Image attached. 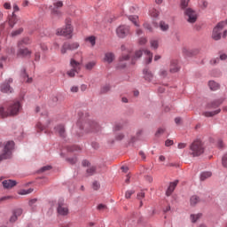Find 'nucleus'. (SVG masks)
<instances>
[{
    "mask_svg": "<svg viewBox=\"0 0 227 227\" xmlns=\"http://www.w3.org/2000/svg\"><path fill=\"white\" fill-rule=\"evenodd\" d=\"M78 114L80 116V119L76 123V127L79 129V131H76V136H78V137H81V136H82L84 132H86L87 134H90V132H100V124H98L97 121H88L84 123L82 121V117L81 116V114H82L79 113Z\"/></svg>",
    "mask_w": 227,
    "mask_h": 227,
    "instance_id": "f257e3e1",
    "label": "nucleus"
},
{
    "mask_svg": "<svg viewBox=\"0 0 227 227\" xmlns=\"http://www.w3.org/2000/svg\"><path fill=\"white\" fill-rule=\"evenodd\" d=\"M22 111V104L19 100L10 102L6 106H0V118L18 116Z\"/></svg>",
    "mask_w": 227,
    "mask_h": 227,
    "instance_id": "f03ea898",
    "label": "nucleus"
},
{
    "mask_svg": "<svg viewBox=\"0 0 227 227\" xmlns=\"http://www.w3.org/2000/svg\"><path fill=\"white\" fill-rule=\"evenodd\" d=\"M13 150H15V142L9 140L4 143L2 153H0V162L3 160H8L12 159L13 155Z\"/></svg>",
    "mask_w": 227,
    "mask_h": 227,
    "instance_id": "7ed1b4c3",
    "label": "nucleus"
},
{
    "mask_svg": "<svg viewBox=\"0 0 227 227\" xmlns=\"http://www.w3.org/2000/svg\"><path fill=\"white\" fill-rule=\"evenodd\" d=\"M224 22H218L217 25L213 28L212 38L216 42L221 38H226L227 29H224Z\"/></svg>",
    "mask_w": 227,
    "mask_h": 227,
    "instance_id": "20e7f679",
    "label": "nucleus"
},
{
    "mask_svg": "<svg viewBox=\"0 0 227 227\" xmlns=\"http://www.w3.org/2000/svg\"><path fill=\"white\" fill-rule=\"evenodd\" d=\"M143 52L145 56L147 57L145 63L147 65H150V63H152V60L153 59V53H152V51H150L149 50H139L135 52V56L131 59V65H136V61H137V59H139L141 56H143Z\"/></svg>",
    "mask_w": 227,
    "mask_h": 227,
    "instance_id": "39448f33",
    "label": "nucleus"
},
{
    "mask_svg": "<svg viewBox=\"0 0 227 227\" xmlns=\"http://www.w3.org/2000/svg\"><path fill=\"white\" fill-rule=\"evenodd\" d=\"M82 164L84 168H88L86 169L87 176H93V175L102 174V171L100 170L101 167L97 165H91V163L88 160H83Z\"/></svg>",
    "mask_w": 227,
    "mask_h": 227,
    "instance_id": "423d86ee",
    "label": "nucleus"
},
{
    "mask_svg": "<svg viewBox=\"0 0 227 227\" xmlns=\"http://www.w3.org/2000/svg\"><path fill=\"white\" fill-rule=\"evenodd\" d=\"M190 150L193 157H200L205 152V147L203 146V142L201 140H195L190 145Z\"/></svg>",
    "mask_w": 227,
    "mask_h": 227,
    "instance_id": "0eeeda50",
    "label": "nucleus"
},
{
    "mask_svg": "<svg viewBox=\"0 0 227 227\" xmlns=\"http://www.w3.org/2000/svg\"><path fill=\"white\" fill-rule=\"evenodd\" d=\"M41 114L42 116H44V120L43 118H41V121L36 124V129L39 132L45 130V129H49V125H51V119L47 117V112H42Z\"/></svg>",
    "mask_w": 227,
    "mask_h": 227,
    "instance_id": "6e6552de",
    "label": "nucleus"
},
{
    "mask_svg": "<svg viewBox=\"0 0 227 227\" xmlns=\"http://www.w3.org/2000/svg\"><path fill=\"white\" fill-rule=\"evenodd\" d=\"M27 43H29L28 38H25L18 43V47L20 49L18 52L19 56H31V51L27 50V48H22V45H27Z\"/></svg>",
    "mask_w": 227,
    "mask_h": 227,
    "instance_id": "1a4fd4ad",
    "label": "nucleus"
},
{
    "mask_svg": "<svg viewBox=\"0 0 227 227\" xmlns=\"http://www.w3.org/2000/svg\"><path fill=\"white\" fill-rule=\"evenodd\" d=\"M73 31L72 25L67 23L64 28H59L57 30V35L59 36H66V38H72Z\"/></svg>",
    "mask_w": 227,
    "mask_h": 227,
    "instance_id": "9d476101",
    "label": "nucleus"
},
{
    "mask_svg": "<svg viewBox=\"0 0 227 227\" xmlns=\"http://www.w3.org/2000/svg\"><path fill=\"white\" fill-rule=\"evenodd\" d=\"M184 15L187 17V22L194 24L198 20V12L192 8H186L184 10Z\"/></svg>",
    "mask_w": 227,
    "mask_h": 227,
    "instance_id": "9b49d317",
    "label": "nucleus"
},
{
    "mask_svg": "<svg viewBox=\"0 0 227 227\" xmlns=\"http://www.w3.org/2000/svg\"><path fill=\"white\" fill-rule=\"evenodd\" d=\"M12 82H13L12 78H9V79L5 80L4 82H2L0 84V91L2 93H13V88H12V86H10V84H12Z\"/></svg>",
    "mask_w": 227,
    "mask_h": 227,
    "instance_id": "f8f14e48",
    "label": "nucleus"
},
{
    "mask_svg": "<svg viewBox=\"0 0 227 227\" xmlns=\"http://www.w3.org/2000/svg\"><path fill=\"white\" fill-rule=\"evenodd\" d=\"M79 43H64L60 50L61 54H67V51H76L79 49Z\"/></svg>",
    "mask_w": 227,
    "mask_h": 227,
    "instance_id": "ddd939ff",
    "label": "nucleus"
},
{
    "mask_svg": "<svg viewBox=\"0 0 227 227\" xmlns=\"http://www.w3.org/2000/svg\"><path fill=\"white\" fill-rule=\"evenodd\" d=\"M63 7V2L59 1L57 3H54L53 5H51L50 8L51 10V15L53 17H59L61 15V11H59V8Z\"/></svg>",
    "mask_w": 227,
    "mask_h": 227,
    "instance_id": "4468645a",
    "label": "nucleus"
},
{
    "mask_svg": "<svg viewBox=\"0 0 227 227\" xmlns=\"http://www.w3.org/2000/svg\"><path fill=\"white\" fill-rule=\"evenodd\" d=\"M117 36L119 38H125L130 33V27L129 26L121 25L116 29Z\"/></svg>",
    "mask_w": 227,
    "mask_h": 227,
    "instance_id": "2eb2a0df",
    "label": "nucleus"
},
{
    "mask_svg": "<svg viewBox=\"0 0 227 227\" xmlns=\"http://www.w3.org/2000/svg\"><path fill=\"white\" fill-rule=\"evenodd\" d=\"M54 130L56 134L59 136V137H62L63 139L67 137V129L65 128V125L58 124L57 126H55Z\"/></svg>",
    "mask_w": 227,
    "mask_h": 227,
    "instance_id": "dca6fc26",
    "label": "nucleus"
},
{
    "mask_svg": "<svg viewBox=\"0 0 227 227\" xmlns=\"http://www.w3.org/2000/svg\"><path fill=\"white\" fill-rule=\"evenodd\" d=\"M169 72L170 74H176V72H180V65L178 64L177 59H172L170 61Z\"/></svg>",
    "mask_w": 227,
    "mask_h": 227,
    "instance_id": "f3484780",
    "label": "nucleus"
},
{
    "mask_svg": "<svg viewBox=\"0 0 227 227\" xmlns=\"http://www.w3.org/2000/svg\"><path fill=\"white\" fill-rule=\"evenodd\" d=\"M2 184L4 189H12V187H15L17 185V181L8 179V180H4Z\"/></svg>",
    "mask_w": 227,
    "mask_h": 227,
    "instance_id": "a211bd4d",
    "label": "nucleus"
},
{
    "mask_svg": "<svg viewBox=\"0 0 227 227\" xmlns=\"http://www.w3.org/2000/svg\"><path fill=\"white\" fill-rule=\"evenodd\" d=\"M129 59H130V56L122 55L120 59V62L117 66V68H125L127 67V63H125V61H129Z\"/></svg>",
    "mask_w": 227,
    "mask_h": 227,
    "instance_id": "6ab92c4d",
    "label": "nucleus"
},
{
    "mask_svg": "<svg viewBox=\"0 0 227 227\" xmlns=\"http://www.w3.org/2000/svg\"><path fill=\"white\" fill-rule=\"evenodd\" d=\"M223 102V98L215 99L207 105V109H217V107H219V106H221Z\"/></svg>",
    "mask_w": 227,
    "mask_h": 227,
    "instance_id": "aec40b11",
    "label": "nucleus"
},
{
    "mask_svg": "<svg viewBox=\"0 0 227 227\" xmlns=\"http://www.w3.org/2000/svg\"><path fill=\"white\" fill-rule=\"evenodd\" d=\"M143 74H144V79H145V81H147L148 82H150L151 81L153 80V74H152V73L150 72V70H148V68H145V69L143 70Z\"/></svg>",
    "mask_w": 227,
    "mask_h": 227,
    "instance_id": "412c9836",
    "label": "nucleus"
},
{
    "mask_svg": "<svg viewBox=\"0 0 227 227\" xmlns=\"http://www.w3.org/2000/svg\"><path fill=\"white\" fill-rule=\"evenodd\" d=\"M70 67L73 70H76V72H81V62H77L75 59H71Z\"/></svg>",
    "mask_w": 227,
    "mask_h": 227,
    "instance_id": "4be33fe9",
    "label": "nucleus"
},
{
    "mask_svg": "<svg viewBox=\"0 0 227 227\" xmlns=\"http://www.w3.org/2000/svg\"><path fill=\"white\" fill-rule=\"evenodd\" d=\"M104 61H105V63H108L109 65H111V63H113V61H114V53L106 52L104 57Z\"/></svg>",
    "mask_w": 227,
    "mask_h": 227,
    "instance_id": "5701e85b",
    "label": "nucleus"
},
{
    "mask_svg": "<svg viewBox=\"0 0 227 227\" xmlns=\"http://www.w3.org/2000/svg\"><path fill=\"white\" fill-rule=\"evenodd\" d=\"M176 185H178V180H176L172 183H170L168 190H167V196H171V194L173 193V191H175V187H176Z\"/></svg>",
    "mask_w": 227,
    "mask_h": 227,
    "instance_id": "b1692460",
    "label": "nucleus"
},
{
    "mask_svg": "<svg viewBox=\"0 0 227 227\" xmlns=\"http://www.w3.org/2000/svg\"><path fill=\"white\" fill-rule=\"evenodd\" d=\"M57 212L59 215H68V207H63V206H61V204H59Z\"/></svg>",
    "mask_w": 227,
    "mask_h": 227,
    "instance_id": "393cba45",
    "label": "nucleus"
},
{
    "mask_svg": "<svg viewBox=\"0 0 227 227\" xmlns=\"http://www.w3.org/2000/svg\"><path fill=\"white\" fill-rule=\"evenodd\" d=\"M219 113H221V109H217V110L212 111V112H208V111L203 112L202 114L206 118H212V116H215V114H219Z\"/></svg>",
    "mask_w": 227,
    "mask_h": 227,
    "instance_id": "a878e982",
    "label": "nucleus"
},
{
    "mask_svg": "<svg viewBox=\"0 0 227 227\" xmlns=\"http://www.w3.org/2000/svg\"><path fill=\"white\" fill-rule=\"evenodd\" d=\"M200 200L197 195H193L190 198V205L192 207H194L195 205H198L200 203Z\"/></svg>",
    "mask_w": 227,
    "mask_h": 227,
    "instance_id": "bb28decb",
    "label": "nucleus"
},
{
    "mask_svg": "<svg viewBox=\"0 0 227 227\" xmlns=\"http://www.w3.org/2000/svg\"><path fill=\"white\" fill-rule=\"evenodd\" d=\"M208 86L212 91H217V90H219V83L214 81H209Z\"/></svg>",
    "mask_w": 227,
    "mask_h": 227,
    "instance_id": "cd10ccee",
    "label": "nucleus"
},
{
    "mask_svg": "<svg viewBox=\"0 0 227 227\" xmlns=\"http://www.w3.org/2000/svg\"><path fill=\"white\" fill-rule=\"evenodd\" d=\"M120 130H123V123L116 122L113 127V132H120Z\"/></svg>",
    "mask_w": 227,
    "mask_h": 227,
    "instance_id": "c85d7f7f",
    "label": "nucleus"
},
{
    "mask_svg": "<svg viewBox=\"0 0 227 227\" xmlns=\"http://www.w3.org/2000/svg\"><path fill=\"white\" fill-rule=\"evenodd\" d=\"M15 24H17V15H15V13H12V18L9 19L10 27H13Z\"/></svg>",
    "mask_w": 227,
    "mask_h": 227,
    "instance_id": "c756f323",
    "label": "nucleus"
},
{
    "mask_svg": "<svg viewBox=\"0 0 227 227\" xmlns=\"http://www.w3.org/2000/svg\"><path fill=\"white\" fill-rule=\"evenodd\" d=\"M212 176V172H202L200 174V180L201 182H204V180H207V178H210Z\"/></svg>",
    "mask_w": 227,
    "mask_h": 227,
    "instance_id": "7c9ffc66",
    "label": "nucleus"
},
{
    "mask_svg": "<svg viewBox=\"0 0 227 227\" xmlns=\"http://www.w3.org/2000/svg\"><path fill=\"white\" fill-rule=\"evenodd\" d=\"M97 65V62L95 60L90 61L85 65L86 70H93L95 68V66Z\"/></svg>",
    "mask_w": 227,
    "mask_h": 227,
    "instance_id": "2f4dec72",
    "label": "nucleus"
},
{
    "mask_svg": "<svg viewBox=\"0 0 227 227\" xmlns=\"http://www.w3.org/2000/svg\"><path fill=\"white\" fill-rule=\"evenodd\" d=\"M110 90H111V85L106 84L101 87L100 93L101 95H104V93H107Z\"/></svg>",
    "mask_w": 227,
    "mask_h": 227,
    "instance_id": "473e14b6",
    "label": "nucleus"
},
{
    "mask_svg": "<svg viewBox=\"0 0 227 227\" xmlns=\"http://www.w3.org/2000/svg\"><path fill=\"white\" fill-rule=\"evenodd\" d=\"M85 41L89 42V43H90L92 47H95V43H97V39L93 35L87 37Z\"/></svg>",
    "mask_w": 227,
    "mask_h": 227,
    "instance_id": "72a5a7b5",
    "label": "nucleus"
},
{
    "mask_svg": "<svg viewBox=\"0 0 227 227\" xmlns=\"http://www.w3.org/2000/svg\"><path fill=\"white\" fill-rule=\"evenodd\" d=\"M150 45H151L152 49H159V40L151 39Z\"/></svg>",
    "mask_w": 227,
    "mask_h": 227,
    "instance_id": "f704fd0d",
    "label": "nucleus"
},
{
    "mask_svg": "<svg viewBox=\"0 0 227 227\" xmlns=\"http://www.w3.org/2000/svg\"><path fill=\"white\" fill-rule=\"evenodd\" d=\"M66 150L67 152H80L81 147H79L77 145H71V146H67Z\"/></svg>",
    "mask_w": 227,
    "mask_h": 227,
    "instance_id": "c9c22d12",
    "label": "nucleus"
},
{
    "mask_svg": "<svg viewBox=\"0 0 227 227\" xmlns=\"http://www.w3.org/2000/svg\"><path fill=\"white\" fill-rule=\"evenodd\" d=\"M137 19H138V17L136 15L129 16V20L133 22V24H135V26H137V27H139V24H137Z\"/></svg>",
    "mask_w": 227,
    "mask_h": 227,
    "instance_id": "e433bc0d",
    "label": "nucleus"
},
{
    "mask_svg": "<svg viewBox=\"0 0 227 227\" xmlns=\"http://www.w3.org/2000/svg\"><path fill=\"white\" fill-rule=\"evenodd\" d=\"M21 76L24 78V79H27V82H33V78H29V75H27V73H26V69H23L21 71Z\"/></svg>",
    "mask_w": 227,
    "mask_h": 227,
    "instance_id": "4c0bfd02",
    "label": "nucleus"
},
{
    "mask_svg": "<svg viewBox=\"0 0 227 227\" xmlns=\"http://www.w3.org/2000/svg\"><path fill=\"white\" fill-rule=\"evenodd\" d=\"M33 191H34L33 188H29L27 190H21L19 192V194H20V196H26L27 194H31Z\"/></svg>",
    "mask_w": 227,
    "mask_h": 227,
    "instance_id": "58836bf2",
    "label": "nucleus"
},
{
    "mask_svg": "<svg viewBox=\"0 0 227 227\" xmlns=\"http://www.w3.org/2000/svg\"><path fill=\"white\" fill-rule=\"evenodd\" d=\"M160 28L162 31H168V29H169V25H168L166 22L164 21H160Z\"/></svg>",
    "mask_w": 227,
    "mask_h": 227,
    "instance_id": "ea45409f",
    "label": "nucleus"
},
{
    "mask_svg": "<svg viewBox=\"0 0 227 227\" xmlns=\"http://www.w3.org/2000/svg\"><path fill=\"white\" fill-rule=\"evenodd\" d=\"M159 75H160V77H162L163 79L165 77H168V69H166V68L160 69Z\"/></svg>",
    "mask_w": 227,
    "mask_h": 227,
    "instance_id": "a19ab883",
    "label": "nucleus"
},
{
    "mask_svg": "<svg viewBox=\"0 0 227 227\" xmlns=\"http://www.w3.org/2000/svg\"><path fill=\"white\" fill-rule=\"evenodd\" d=\"M189 1L191 0H181L180 6L182 10H187V6H189Z\"/></svg>",
    "mask_w": 227,
    "mask_h": 227,
    "instance_id": "79ce46f5",
    "label": "nucleus"
},
{
    "mask_svg": "<svg viewBox=\"0 0 227 227\" xmlns=\"http://www.w3.org/2000/svg\"><path fill=\"white\" fill-rule=\"evenodd\" d=\"M51 169H52V167L51 165H46V166L41 168L38 170V173H45V171H51Z\"/></svg>",
    "mask_w": 227,
    "mask_h": 227,
    "instance_id": "37998d69",
    "label": "nucleus"
},
{
    "mask_svg": "<svg viewBox=\"0 0 227 227\" xmlns=\"http://www.w3.org/2000/svg\"><path fill=\"white\" fill-rule=\"evenodd\" d=\"M182 52L183 54H184V56H187L188 58H191V56H192V50H189L187 48H183Z\"/></svg>",
    "mask_w": 227,
    "mask_h": 227,
    "instance_id": "c03bdc74",
    "label": "nucleus"
},
{
    "mask_svg": "<svg viewBox=\"0 0 227 227\" xmlns=\"http://www.w3.org/2000/svg\"><path fill=\"white\" fill-rule=\"evenodd\" d=\"M164 132H166L165 128H159L155 133V137H159L160 136H162V134H164Z\"/></svg>",
    "mask_w": 227,
    "mask_h": 227,
    "instance_id": "a18cd8bd",
    "label": "nucleus"
},
{
    "mask_svg": "<svg viewBox=\"0 0 227 227\" xmlns=\"http://www.w3.org/2000/svg\"><path fill=\"white\" fill-rule=\"evenodd\" d=\"M200 217H201V214L191 215L190 219H191L192 223H196V221H198V219H200Z\"/></svg>",
    "mask_w": 227,
    "mask_h": 227,
    "instance_id": "49530a36",
    "label": "nucleus"
},
{
    "mask_svg": "<svg viewBox=\"0 0 227 227\" xmlns=\"http://www.w3.org/2000/svg\"><path fill=\"white\" fill-rule=\"evenodd\" d=\"M75 74H79V71H76L75 69H71L67 71V75L69 77H75Z\"/></svg>",
    "mask_w": 227,
    "mask_h": 227,
    "instance_id": "de8ad7c7",
    "label": "nucleus"
},
{
    "mask_svg": "<svg viewBox=\"0 0 227 227\" xmlns=\"http://www.w3.org/2000/svg\"><path fill=\"white\" fill-rule=\"evenodd\" d=\"M92 189L94 191H98L100 189V183H98V181H94L92 183Z\"/></svg>",
    "mask_w": 227,
    "mask_h": 227,
    "instance_id": "09e8293b",
    "label": "nucleus"
},
{
    "mask_svg": "<svg viewBox=\"0 0 227 227\" xmlns=\"http://www.w3.org/2000/svg\"><path fill=\"white\" fill-rule=\"evenodd\" d=\"M222 166L227 168V153L222 157Z\"/></svg>",
    "mask_w": 227,
    "mask_h": 227,
    "instance_id": "8fccbe9b",
    "label": "nucleus"
},
{
    "mask_svg": "<svg viewBox=\"0 0 227 227\" xmlns=\"http://www.w3.org/2000/svg\"><path fill=\"white\" fill-rule=\"evenodd\" d=\"M97 209L99 210V212H102L107 210V206L106 204H99L98 205Z\"/></svg>",
    "mask_w": 227,
    "mask_h": 227,
    "instance_id": "3c124183",
    "label": "nucleus"
},
{
    "mask_svg": "<svg viewBox=\"0 0 227 227\" xmlns=\"http://www.w3.org/2000/svg\"><path fill=\"white\" fill-rule=\"evenodd\" d=\"M134 192H135L134 190H128L125 193L126 200H130V196H132Z\"/></svg>",
    "mask_w": 227,
    "mask_h": 227,
    "instance_id": "603ef678",
    "label": "nucleus"
},
{
    "mask_svg": "<svg viewBox=\"0 0 227 227\" xmlns=\"http://www.w3.org/2000/svg\"><path fill=\"white\" fill-rule=\"evenodd\" d=\"M124 137H125V134L123 133H118L115 135L116 141H121L122 139H124Z\"/></svg>",
    "mask_w": 227,
    "mask_h": 227,
    "instance_id": "864d4df0",
    "label": "nucleus"
},
{
    "mask_svg": "<svg viewBox=\"0 0 227 227\" xmlns=\"http://www.w3.org/2000/svg\"><path fill=\"white\" fill-rule=\"evenodd\" d=\"M144 27L145 29H147V31H149V33H152V31H153V28L152 27V25H150V23H144Z\"/></svg>",
    "mask_w": 227,
    "mask_h": 227,
    "instance_id": "5fc2aeb1",
    "label": "nucleus"
},
{
    "mask_svg": "<svg viewBox=\"0 0 227 227\" xmlns=\"http://www.w3.org/2000/svg\"><path fill=\"white\" fill-rule=\"evenodd\" d=\"M12 214L19 218L20 217V215H22V209L21 208L15 209Z\"/></svg>",
    "mask_w": 227,
    "mask_h": 227,
    "instance_id": "6e6d98bb",
    "label": "nucleus"
},
{
    "mask_svg": "<svg viewBox=\"0 0 227 227\" xmlns=\"http://www.w3.org/2000/svg\"><path fill=\"white\" fill-rule=\"evenodd\" d=\"M37 201H38L37 199L30 200L29 202H28L29 207H31L32 208H35V205H36Z\"/></svg>",
    "mask_w": 227,
    "mask_h": 227,
    "instance_id": "4d7b16f0",
    "label": "nucleus"
},
{
    "mask_svg": "<svg viewBox=\"0 0 227 227\" xmlns=\"http://www.w3.org/2000/svg\"><path fill=\"white\" fill-rule=\"evenodd\" d=\"M22 31H24V29L19 28L18 30H15L12 33V36H18V35H20V33H22Z\"/></svg>",
    "mask_w": 227,
    "mask_h": 227,
    "instance_id": "13d9d810",
    "label": "nucleus"
},
{
    "mask_svg": "<svg viewBox=\"0 0 227 227\" xmlns=\"http://www.w3.org/2000/svg\"><path fill=\"white\" fill-rule=\"evenodd\" d=\"M50 103L51 104V106H56V104H58V97L53 96V97L51 98Z\"/></svg>",
    "mask_w": 227,
    "mask_h": 227,
    "instance_id": "bf43d9fd",
    "label": "nucleus"
},
{
    "mask_svg": "<svg viewBox=\"0 0 227 227\" xmlns=\"http://www.w3.org/2000/svg\"><path fill=\"white\" fill-rule=\"evenodd\" d=\"M67 162H69V164H75V162H77V158L76 157L67 158Z\"/></svg>",
    "mask_w": 227,
    "mask_h": 227,
    "instance_id": "052dcab7",
    "label": "nucleus"
},
{
    "mask_svg": "<svg viewBox=\"0 0 227 227\" xmlns=\"http://www.w3.org/2000/svg\"><path fill=\"white\" fill-rule=\"evenodd\" d=\"M192 56H196L197 54H200V49L198 48H194V49H192Z\"/></svg>",
    "mask_w": 227,
    "mask_h": 227,
    "instance_id": "680f3d73",
    "label": "nucleus"
},
{
    "mask_svg": "<svg viewBox=\"0 0 227 227\" xmlns=\"http://www.w3.org/2000/svg\"><path fill=\"white\" fill-rule=\"evenodd\" d=\"M137 198L139 200V201L143 200V198H145V192H141L137 193Z\"/></svg>",
    "mask_w": 227,
    "mask_h": 227,
    "instance_id": "e2e57ef3",
    "label": "nucleus"
},
{
    "mask_svg": "<svg viewBox=\"0 0 227 227\" xmlns=\"http://www.w3.org/2000/svg\"><path fill=\"white\" fill-rule=\"evenodd\" d=\"M173 140H171V139H168V140H166V142H165V146H173Z\"/></svg>",
    "mask_w": 227,
    "mask_h": 227,
    "instance_id": "0e129e2a",
    "label": "nucleus"
},
{
    "mask_svg": "<svg viewBox=\"0 0 227 227\" xmlns=\"http://www.w3.org/2000/svg\"><path fill=\"white\" fill-rule=\"evenodd\" d=\"M146 42H147V40H146L145 37H141V38L139 39V44H140V45H145V43H146Z\"/></svg>",
    "mask_w": 227,
    "mask_h": 227,
    "instance_id": "69168bd1",
    "label": "nucleus"
},
{
    "mask_svg": "<svg viewBox=\"0 0 227 227\" xmlns=\"http://www.w3.org/2000/svg\"><path fill=\"white\" fill-rule=\"evenodd\" d=\"M217 146L218 148H224V143H223V140L219 139L217 141Z\"/></svg>",
    "mask_w": 227,
    "mask_h": 227,
    "instance_id": "338daca9",
    "label": "nucleus"
},
{
    "mask_svg": "<svg viewBox=\"0 0 227 227\" xmlns=\"http://www.w3.org/2000/svg\"><path fill=\"white\" fill-rule=\"evenodd\" d=\"M17 219H19V218L17 217V215H15L12 214V215L11 218H10V223H15V221H17Z\"/></svg>",
    "mask_w": 227,
    "mask_h": 227,
    "instance_id": "774afa93",
    "label": "nucleus"
}]
</instances>
